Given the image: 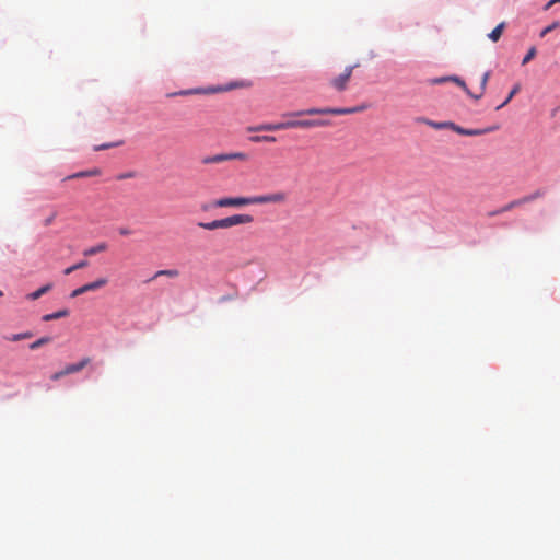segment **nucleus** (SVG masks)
Wrapping results in <instances>:
<instances>
[{"label":"nucleus","mask_w":560,"mask_h":560,"mask_svg":"<svg viewBox=\"0 0 560 560\" xmlns=\"http://www.w3.org/2000/svg\"><path fill=\"white\" fill-rule=\"evenodd\" d=\"M329 121L324 119H306V120H287L279 122H266L257 126H250L247 128L249 132H259V131H278L284 129L292 128H314V127H324L328 126Z\"/></svg>","instance_id":"f257e3e1"},{"label":"nucleus","mask_w":560,"mask_h":560,"mask_svg":"<svg viewBox=\"0 0 560 560\" xmlns=\"http://www.w3.org/2000/svg\"><path fill=\"white\" fill-rule=\"evenodd\" d=\"M254 221L250 214H233L228 218L217 219L210 222H198L197 225L203 230L213 231L217 229H229L235 225L248 224Z\"/></svg>","instance_id":"f03ea898"},{"label":"nucleus","mask_w":560,"mask_h":560,"mask_svg":"<svg viewBox=\"0 0 560 560\" xmlns=\"http://www.w3.org/2000/svg\"><path fill=\"white\" fill-rule=\"evenodd\" d=\"M364 106H357V107H349V108H331V107H325V108H316L312 107L308 109L298 110V112H287L282 114V117H300L303 115H348V114H354L358 112L363 110Z\"/></svg>","instance_id":"7ed1b4c3"},{"label":"nucleus","mask_w":560,"mask_h":560,"mask_svg":"<svg viewBox=\"0 0 560 560\" xmlns=\"http://www.w3.org/2000/svg\"><path fill=\"white\" fill-rule=\"evenodd\" d=\"M232 160L247 161L248 154H246L244 152L220 153V154H214V155L202 158L201 163L203 165H208V164H218V163L232 161Z\"/></svg>","instance_id":"20e7f679"},{"label":"nucleus","mask_w":560,"mask_h":560,"mask_svg":"<svg viewBox=\"0 0 560 560\" xmlns=\"http://www.w3.org/2000/svg\"><path fill=\"white\" fill-rule=\"evenodd\" d=\"M359 65L348 66L345 68L343 72L339 75L335 77L330 80V85L338 92H342L347 89L348 83L351 79L352 72L354 68H357Z\"/></svg>","instance_id":"39448f33"},{"label":"nucleus","mask_w":560,"mask_h":560,"mask_svg":"<svg viewBox=\"0 0 560 560\" xmlns=\"http://www.w3.org/2000/svg\"><path fill=\"white\" fill-rule=\"evenodd\" d=\"M288 192L279 190L271 194L254 196V205H266V203H277L281 205L287 202Z\"/></svg>","instance_id":"423d86ee"},{"label":"nucleus","mask_w":560,"mask_h":560,"mask_svg":"<svg viewBox=\"0 0 560 560\" xmlns=\"http://www.w3.org/2000/svg\"><path fill=\"white\" fill-rule=\"evenodd\" d=\"M254 205L253 197H224L214 201V207H243Z\"/></svg>","instance_id":"0eeeda50"},{"label":"nucleus","mask_w":560,"mask_h":560,"mask_svg":"<svg viewBox=\"0 0 560 560\" xmlns=\"http://www.w3.org/2000/svg\"><path fill=\"white\" fill-rule=\"evenodd\" d=\"M107 283V280L105 278H100L93 282H90V283H86L75 290H73L70 294L71 298H77L83 293H86L89 291H94V290H97L104 285H106Z\"/></svg>","instance_id":"6e6552de"},{"label":"nucleus","mask_w":560,"mask_h":560,"mask_svg":"<svg viewBox=\"0 0 560 560\" xmlns=\"http://www.w3.org/2000/svg\"><path fill=\"white\" fill-rule=\"evenodd\" d=\"M447 126H450V128L452 130H454L455 132L463 135V136H480V135H485L487 132L494 131L497 129V127H489L486 129H465V128H462V127L455 125L454 122H448Z\"/></svg>","instance_id":"1a4fd4ad"},{"label":"nucleus","mask_w":560,"mask_h":560,"mask_svg":"<svg viewBox=\"0 0 560 560\" xmlns=\"http://www.w3.org/2000/svg\"><path fill=\"white\" fill-rule=\"evenodd\" d=\"M225 90L226 89H222V88H211V89H200V88H198V89L183 90V91H179V92H176V93H171L167 96L172 97V96H175V95L207 94V93L222 92V91H225Z\"/></svg>","instance_id":"9d476101"},{"label":"nucleus","mask_w":560,"mask_h":560,"mask_svg":"<svg viewBox=\"0 0 560 560\" xmlns=\"http://www.w3.org/2000/svg\"><path fill=\"white\" fill-rule=\"evenodd\" d=\"M90 363V358H83L81 361H79L78 363H73V364H68L65 369H66V373L68 374H73V373H78L80 372L81 370H83L88 364Z\"/></svg>","instance_id":"9b49d317"},{"label":"nucleus","mask_w":560,"mask_h":560,"mask_svg":"<svg viewBox=\"0 0 560 560\" xmlns=\"http://www.w3.org/2000/svg\"><path fill=\"white\" fill-rule=\"evenodd\" d=\"M107 249V244L105 242L98 243L95 246L89 247L84 249L83 255L84 256H93L98 253L105 252Z\"/></svg>","instance_id":"f8f14e48"},{"label":"nucleus","mask_w":560,"mask_h":560,"mask_svg":"<svg viewBox=\"0 0 560 560\" xmlns=\"http://www.w3.org/2000/svg\"><path fill=\"white\" fill-rule=\"evenodd\" d=\"M505 28V22H501L500 24H498L493 30L492 32H490L488 34V37L489 39H491L492 42H498L500 39V37L502 36V33Z\"/></svg>","instance_id":"ddd939ff"},{"label":"nucleus","mask_w":560,"mask_h":560,"mask_svg":"<svg viewBox=\"0 0 560 560\" xmlns=\"http://www.w3.org/2000/svg\"><path fill=\"white\" fill-rule=\"evenodd\" d=\"M518 206H522V202H521V199H515L509 203H506L505 206H503L502 208L493 211V212H490V215H497V214H501L503 212H506V211H510L512 210L513 208L515 207H518Z\"/></svg>","instance_id":"4468645a"},{"label":"nucleus","mask_w":560,"mask_h":560,"mask_svg":"<svg viewBox=\"0 0 560 560\" xmlns=\"http://www.w3.org/2000/svg\"><path fill=\"white\" fill-rule=\"evenodd\" d=\"M68 315H69V311L68 310H60L58 312L44 315L43 316V320L44 322L55 320V319H59V318H62V317H67Z\"/></svg>","instance_id":"2eb2a0df"},{"label":"nucleus","mask_w":560,"mask_h":560,"mask_svg":"<svg viewBox=\"0 0 560 560\" xmlns=\"http://www.w3.org/2000/svg\"><path fill=\"white\" fill-rule=\"evenodd\" d=\"M489 78H490V72L489 71L485 72L482 78H481V81H480V93L479 94H474V96H471L472 98L479 100V98L482 97V95H483V93L486 91Z\"/></svg>","instance_id":"dca6fc26"},{"label":"nucleus","mask_w":560,"mask_h":560,"mask_svg":"<svg viewBox=\"0 0 560 560\" xmlns=\"http://www.w3.org/2000/svg\"><path fill=\"white\" fill-rule=\"evenodd\" d=\"M101 174V171L98 168H93L89 171H82L75 174H72L68 176V178H80V177H90V176H97Z\"/></svg>","instance_id":"f3484780"},{"label":"nucleus","mask_w":560,"mask_h":560,"mask_svg":"<svg viewBox=\"0 0 560 560\" xmlns=\"http://www.w3.org/2000/svg\"><path fill=\"white\" fill-rule=\"evenodd\" d=\"M168 277V278H177L179 276V271L177 269H163L159 270L154 273L153 279L159 277Z\"/></svg>","instance_id":"a211bd4d"},{"label":"nucleus","mask_w":560,"mask_h":560,"mask_svg":"<svg viewBox=\"0 0 560 560\" xmlns=\"http://www.w3.org/2000/svg\"><path fill=\"white\" fill-rule=\"evenodd\" d=\"M51 287H52V285H51L50 283H49V284H46V285H44V287L39 288L38 290H36V291H34V292L30 293V294L27 295V299H30V300H37V299H39L42 295H44L45 293H47L48 291H50Z\"/></svg>","instance_id":"6ab92c4d"},{"label":"nucleus","mask_w":560,"mask_h":560,"mask_svg":"<svg viewBox=\"0 0 560 560\" xmlns=\"http://www.w3.org/2000/svg\"><path fill=\"white\" fill-rule=\"evenodd\" d=\"M544 194L545 192L542 190L538 189V190H536V191H534V192H532L529 195H526V196H524V197H522L520 199H521L522 205H524V203H527V202H532V201H534V200H536L538 198H541L544 196Z\"/></svg>","instance_id":"aec40b11"},{"label":"nucleus","mask_w":560,"mask_h":560,"mask_svg":"<svg viewBox=\"0 0 560 560\" xmlns=\"http://www.w3.org/2000/svg\"><path fill=\"white\" fill-rule=\"evenodd\" d=\"M249 140L254 143H259V142L273 143L277 141L276 137H273V136H253L249 138Z\"/></svg>","instance_id":"412c9836"},{"label":"nucleus","mask_w":560,"mask_h":560,"mask_svg":"<svg viewBox=\"0 0 560 560\" xmlns=\"http://www.w3.org/2000/svg\"><path fill=\"white\" fill-rule=\"evenodd\" d=\"M50 341H51L50 337H48V336L42 337V338L35 340L34 342H32L30 345V349L36 350V349L40 348L42 346L49 343Z\"/></svg>","instance_id":"4be33fe9"},{"label":"nucleus","mask_w":560,"mask_h":560,"mask_svg":"<svg viewBox=\"0 0 560 560\" xmlns=\"http://www.w3.org/2000/svg\"><path fill=\"white\" fill-rule=\"evenodd\" d=\"M520 89H521L520 84L514 85V88H513V89H512V91L509 93V95H508V97L505 98V101H504L502 104H500V105L497 107V109H501V108H502V107H504L506 104H509V103L511 102V100L514 97V95H515L516 93H518Z\"/></svg>","instance_id":"5701e85b"},{"label":"nucleus","mask_w":560,"mask_h":560,"mask_svg":"<svg viewBox=\"0 0 560 560\" xmlns=\"http://www.w3.org/2000/svg\"><path fill=\"white\" fill-rule=\"evenodd\" d=\"M450 80L455 82L458 86H460L470 97L474 96V94L467 88L465 81H463L460 78H458V77H450Z\"/></svg>","instance_id":"b1692460"},{"label":"nucleus","mask_w":560,"mask_h":560,"mask_svg":"<svg viewBox=\"0 0 560 560\" xmlns=\"http://www.w3.org/2000/svg\"><path fill=\"white\" fill-rule=\"evenodd\" d=\"M536 56V48L532 47L522 60V65L528 63Z\"/></svg>","instance_id":"393cba45"},{"label":"nucleus","mask_w":560,"mask_h":560,"mask_svg":"<svg viewBox=\"0 0 560 560\" xmlns=\"http://www.w3.org/2000/svg\"><path fill=\"white\" fill-rule=\"evenodd\" d=\"M32 337V334L31 332H21V334H16V335H13L11 338H9L11 341H19V340H22V339H27V338H31Z\"/></svg>","instance_id":"a878e982"},{"label":"nucleus","mask_w":560,"mask_h":560,"mask_svg":"<svg viewBox=\"0 0 560 560\" xmlns=\"http://www.w3.org/2000/svg\"><path fill=\"white\" fill-rule=\"evenodd\" d=\"M559 22H553L552 24L548 25L547 27H545L541 33H540V36L541 37H545L548 33H550L551 31H553L555 28H557L559 26Z\"/></svg>","instance_id":"bb28decb"},{"label":"nucleus","mask_w":560,"mask_h":560,"mask_svg":"<svg viewBox=\"0 0 560 560\" xmlns=\"http://www.w3.org/2000/svg\"><path fill=\"white\" fill-rule=\"evenodd\" d=\"M66 375H68V373H66V369H63L61 371H58V372H55L54 374H51L50 378L52 381H58Z\"/></svg>","instance_id":"cd10ccee"},{"label":"nucleus","mask_w":560,"mask_h":560,"mask_svg":"<svg viewBox=\"0 0 560 560\" xmlns=\"http://www.w3.org/2000/svg\"><path fill=\"white\" fill-rule=\"evenodd\" d=\"M88 265H89L88 260H81L74 265V268H77V270H78V269L85 268Z\"/></svg>","instance_id":"c85d7f7f"},{"label":"nucleus","mask_w":560,"mask_h":560,"mask_svg":"<svg viewBox=\"0 0 560 560\" xmlns=\"http://www.w3.org/2000/svg\"><path fill=\"white\" fill-rule=\"evenodd\" d=\"M131 231L128 229V228H120L119 229V234L122 235V236H128L130 235Z\"/></svg>","instance_id":"c756f323"},{"label":"nucleus","mask_w":560,"mask_h":560,"mask_svg":"<svg viewBox=\"0 0 560 560\" xmlns=\"http://www.w3.org/2000/svg\"><path fill=\"white\" fill-rule=\"evenodd\" d=\"M114 145L115 144H113V143H105V144L96 147L95 150H106V149L113 148Z\"/></svg>","instance_id":"7c9ffc66"},{"label":"nucleus","mask_w":560,"mask_h":560,"mask_svg":"<svg viewBox=\"0 0 560 560\" xmlns=\"http://www.w3.org/2000/svg\"><path fill=\"white\" fill-rule=\"evenodd\" d=\"M55 218H56V213H52L49 218H47L45 220V225L48 226L49 224H51L52 221L55 220Z\"/></svg>","instance_id":"2f4dec72"},{"label":"nucleus","mask_w":560,"mask_h":560,"mask_svg":"<svg viewBox=\"0 0 560 560\" xmlns=\"http://www.w3.org/2000/svg\"><path fill=\"white\" fill-rule=\"evenodd\" d=\"M560 0H550L546 5L545 10H549L553 4L559 3Z\"/></svg>","instance_id":"473e14b6"},{"label":"nucleus","mask_w":560,"mask_h":560,"mask_svg":"<svg viewBox=\"0 0 560 560\" xmlns=\"http://www.w3.org/2000/svg\"><path fill=\"white\" fill-rule=\"evenodd\" d=\"M75 270H77V268H74V265H72V266H70V267L66 268V269L63 270V273H65V275H70V273H72V272H73V271H75Z\"/></svg>","instance_id":"72a5a7b5"},{"label":"nucleus","mask_w":560,"mask_h":560,"mask_svg":"<svg viewBox=\"0 0 560 560\" xmlns=\"http://www.w3.org/2000/svg\"><path fill=\"white\" fill-rule=\"evenodd\" d=\"M450 80V78H439V79H435L433 82L434 83H443L445 81Z\"/></svg>","instance_id":"f704fd0d"},{"label":"nucleus","mask_w":560,"mask_h":560,"mask_svg":"<svg viewBox=\"0 0 560 560\" xmlns=\"http://www.w3.org/2000/svg\"><path fill=\"white\" fill-rule=\"evenodd\" d=\"M448 122H443V124H436L435 127L436 128H442V127H445V128H450V126H447Z\"/></svg>","instance_id":"c9c22d12"},{"label":"nucleus","mask_w":560,"mask_h":560,"mask_svg":"<svg viewBox=\"0 0 560 560\" xmlns=\"http://www.w3.org/2000/svg\"><path fill=\"white\" fill-rule=\"evenodd\" d=\"M129 177H131L130 174H121L118 176V179H125V178H129Z\"/></svg>","instance_id":"e433bc0d"},{"label":"nucleus","mask_w":560,"mask_h":560,"mask_svg":"<svg viewBox=\"0 0 560 560\" xmlns=\"http://www.w3.org/2000/svg\"><path fill=\"white\" fill-rule=\"evenodd\" d=\"M2 295H3V293H2V291L0 290V296H2Z\"/></svg>","instance_id":"4c0bfd02"}]
</instances>
